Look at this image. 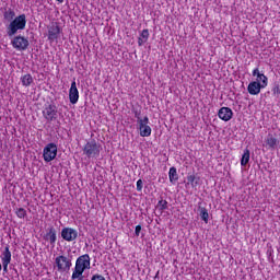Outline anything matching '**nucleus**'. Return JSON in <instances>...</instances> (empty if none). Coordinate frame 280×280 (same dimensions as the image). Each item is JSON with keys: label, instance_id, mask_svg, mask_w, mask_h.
Returning a JSON list of instances; mask_svg holds the SVG:
<instances>
[{"label": "nucleus", "instance_id": "nucleus-19", "mask_svg": "<svg viewBox=\"0 0 280 280\" xmlns=\"http://www.w3.org/2000/svg\"><path fill=\"white\" fill-rule=\"evenodd\" d=\"M198 210H199V215L201 220H203L206 224H209V211L207 210V208L199 207Z\"/></svg>", "mask_w": 280, "mask_h": 280}, {"label": "nucleus", "instance_id": "nucleus-1", "mask_svg": "<svg viewBox=\"0 0 280 280\" xmlns=\"http://www.w3.org/2000/svg\"><path fill=\"white\" fill-rule=\"evenodd\" d=\"M25 25H27V19L25 14H21L14 18V20L7 26V36H9V38L16 36L19 31L25 30Z\"/></svg>", "mask_w": 280, "mask_h": 280}, {"label": "nucleus", "instance_id": "nucleus-12", "mask_svg": "<svg viewBox=\"0 0 280 280\" xmlns=\"http://www.w3.org/2000/svg\"><path fill=\"white\" fill-rule=\"evenodd\" d=\"M262 85L259 81H253L247 86V92L249 95H259L261 93Z\"/></svg>", "mask_w": 280, "mask_h": 280}, {"label": "nucleus", "instance_id": "nucleus-24", "mask_svg": "<svg viewBox=\"0 0 280 280\" xmlns=\"http://www.w3.org/2000/svg\"><path fill=\"white\" fill-rule=\"evenodd\" d=\"M260 85L266 89L268 86V77H266L264 73L258 74L257 81Z\"/></svg>", "mask_w": 280, "mask_h": 280}, {"label": "nucleus", "instance_id": "nucleus-8", "mask_svg": "<svg viewBox=\"0 0 280 280\" xmlns=\"http://www.w3.org/2000/svg\"><path fill=\"white\" fill-rule=\"evenodd\" d=\"M60 25H58V23H52L49 27H48V40L50 43H54V40H58V38H60Z\"/></svg>", "mask_w": 280, "mask_h": 280}, {"label": "nucleus", "instance_id": "nucleus-25", "mask_svg": "<svg viewBox=\"0 0 280 280\" xmlns=\"http://www.w3.org/2000/svg\"><path fill=\"white\" fill-rule=\"evenodd\" d=\"M156 209H159L160 211H165L168 209L167 206V200L161 199L158 205H156Z\"/></svg>", "mask_w": 280, "mask_h": 280}, {"label": "nucleus", "instance_id": "nucleus-21", "mask_svg": "<svg viewBox=\"0 0 280 280\" xmlns=\"http://www.w3.org/2000/svg\"><path fill=\"white\" fill-rule=\"evenodd\" d=\"M266 143L271 150H275L277 148V143H279V140L277 138H273L272 135H268Z\"/></svg>", "mask_w": 280, "mask_h": 280}, {"label": "nucleus", "instance_id": "nucleus-23", "mask_svg": "<svg viewBox=\"0 0 280 280\" xmlns=\"http://www.w3.org/2000/svg\"><path fill=\"white\" fill-rule=\"evenodd\" d=\"M84 273V269H80V267H74V271L72 273V280L74 279H84V276H82Z\"/></svg>", "mask_w": 280, "mask_h": 280}, {"label": "nucleus", "instance_id": "nucleus-10", "mask_svg": "<svg viewBox=\"0 0 280 280\" xmlns=\"http://www.w3.org/2000/svg\"><path fill=\"white\" fill-rule=\"evenodd\" d=\"M75 266H77V268H80L83 271L91 268V257L89 256V254H84V255L80 256L77 259Z\"/></svg>", "mask_w": 280, "mask_h": 280}, {"label": "nucleus", "instance_id": "nucleus-13", "mask_svg": "<svg viewBox=\"0 0 280 280\" xmlns=\"http://www.w3.org/2000/svg\"><path fill=\"white\" fill-rule=\"evenodd\" d=\"M218 115L222 121H231L233 119V110L229 107H221Z\"/></svg>", "mask_w": 280, "mask_h": 280}, {"label": "nucleus", "instance_id": "nucleus-32", "mask_svg": "<svg viewBox=\"0 0 280 280\" xmlns=\"http://www.w3.org/2000/svg\"><path fill=\"white\" fill-rule=\"evenodd\" d=\"M145 43H148L147 40H144L142 37L138 38V45L139 47H142Z\"/></svg>", "mask_w": 280, "mask_h": 280}, {"label": "nucleus", "instance_id": "nucleus-3", "mask_svg": "<svg viewBox=\"0 0 280 280\" xmlns=\"http://www.w3.org/2000/svg\"><path fill=\"white\" fill-rule=\"evenodd\" d=\"M56 156H58V145H56L54 142H50L44 148V161L46 163H51Z\"/></svg>", "mask_w": 280, "mask_h": 280}, {"label": "nucleus", "instance_id": "nucleus-37", "mask_svg": "<svg viewBox=\"0 0 280 280\" xmlns=\"http://www.w3.org/2000/svg\"><path fill=\"white\" fill-rule=\"evenodd\" d=\"M78 280H84V278H79Z\"/></svg>", "mask_w": 280, "mask_h": 280}, {"label": "nucleus", "instance_id": "nucleus-29", "mask_svg": "<svg viewBox=\"0 0 280 280\" xmlns=\"http://www.w3.org/2000/svg\"><path fill=\"white\" fill-rule=\"evenodd\" d=\"M135 117H136L138 124H141V121H143V118H141V112L140 110L135 112Z\"/></svg>", "mask_w": 280, "mask_h": 280}, {"label": "nucleus", "instance_id": "nucleus-15", "mask_svg": "<svg viewBox=\"0 0 280 280\" xmlns=\"http://www.w3.org/2000/svg\"><path fill=\"white\" fill-rule=\"evenodd\" d=\"M187 185H190L192 189H196V187H200V177L196 175H188L187 176Z\"/></svg>", "mask_w": 280, "mask_h": 280}, {"label": "nucleus", "instance_id": "nucleus-34", "mask_svg": "<svg viewBox=\"0 0 280 280\" xmlns=\"http://www.w3.org/2000/svg\"><path fill=\"white\" fill-rule=\"evenodd\" d=\"M135 233H136V236L139 237L140 233H141V225L136 226Z\"/></svg>", "mask_w": 280, "mask_h": 280}, {"label": "nucleus", "instance_id": "nucleus-4", "mask_svg": "<svg viewBox=\"0 0 280 280\" xmlns=\"http://www.w3.org/2000/svg\"><path fill=\"white\" fill-rule=\"evenodd\" d=\"M43 117L46 121L51 122L58 119V107L54 104H49L43 109Z\"/></svg>", "mask_w": 280, "mask_h": 280}, {"label": "nucleus", "instance_id": "nucleus-38", "mask_svg": "<svg viewBox=\"0 0 280 280\" xmlns=\"http://www.w3.org/2000/svg\"><path fill=\"white\" fill-rule=\"evenodd\" d=\"M2 266H1V262H0V270H1Z\"/></svg>", "mask_w": 280, "mask_h": 280}, {"label": "nucleus", "instance_id": "nucleus-14", "mask_svg": "<svg viewBox=\"0 0 280 280\" xmlns=\"http://www.w3.org/2000/svg\"><path fill=\"white\" fill-rule=\"evenodd\" d=\"M44 240H46V242H49L50 245L56 246V229L54 226L48 229V232L46 233V235L44 236Z\"/></svg>", "mask_w": 280, "mask_h": 280}, {"label": "nucleus", "instance_id": "nucleus-31", "mask_svg": "<svg viewBox=\"0 0 280 280\" xmlns=\"http://www.w3.org/2000/svg\"><path fill=\"white\" fill-rule=\"evenodd\" d=\"M91 280H106L102 275H94Z\"/></svg>", "mask_w": 280, "mask_h": 280}, {"label": "nucleus", "instance_id": "nucleus-33", "mask_svg": "<svg viewBox=\"0 0 280 280\" xmlns=\"http://www.w3.org/2000/svg\"><path fill=\"white\" fill-rule=\"evenodd\" d=\"M253 75L259 78V75H261V72H259V68H256L253 70Z\"/></svg>", "mask_w": 280, "mask_h": 280}, {"label": "nucleus", "instance_id": "nucleus-36", "mask_svg": "<svg viewBox=\"0 0 280 280\" xmlns=\"http://www.w3.org/2000/svg\"><path fill=\"white\" fill-rule=\"evenodd\" d=\"M58 3H65V0H57Z\"/></svg>", "mask_w": 280, "mask_h": 280}, {"label": "nucleus", "instance_id": "nucleus-16", "mask_svg": "<svg viewBox=\"0 0 280 280\" xmlns=\"http://www.w3.org/2000/svg\"><path fill=\"white\" fill-rule=\"evenodd\" d=\"M11 261H12V253L10 252V245H7L2 253V264H10Z\"/></svg>", "mask_w": 280, "mask_h": 280}, {"label": "nucleus", "instance_id": "nucleus-17", "mask_svg": "<svg viewBox=\"0 0 280 280\" xmlns=\"http://www.w3.org/2000/svg\"><path fill=\"white\" fill-rule=\"evenodd\" d=\"M168 178L172 185H176V183L178 182V172L176 171V167L172 166L170 168Z\"/></svg>", "mask_w": 280, "mask_h": 280}, {"label": "nucleus", "instance_id": "nucleus-20", "mask_svg": "<svg viewBox=\"0 0 280 280\" xmlns=\"http://www.w3.org/2000/svg\"><path fill=\"white\" fill-rule=\"evenodd\" d=\"M248 161H250V150L245 149L241 159V165L245 167V165H248Z\"/></svg>", "mask_w": 280, "mask_h": 280}, {"label": "nucleus", "instance_id": "nucleus-35", "mask_svg": "<svg viewBox=\"0 0 280 280\" xmlns=\"http://www.w3.org/2000/svg\"><path fill=\"white\" fill-rule=\"evenodd\" d=\"M8 266H10V262H2L3 272H8Z\"/></svg>", "mask_w": 280, "mask_h": 280}, {"label": "nucleus", "instance_id": "nucleus-9", "mask_svg": "<svg viewBox=\"0 0 280 280\" xmlns=\"http://www.w3.org/2000/svg\"><path fill=\"white\" fill-rule=\"evenodd\" d=\"M61 237L66 242H74V240H78V231L72 228H63L61 230Z\"/></svg>", "mask_w": 280, "mask_h": 280}, {"label": "nucleus", "instance_id": "nucleus-18", "mask_svg": "<svg viewBox=\"0 0 280 280\" xmlns=\"http://www.w3.org/2000/svg\"><path fill=\"white\" fill-rule=\"evenodd\" d=\"M14 16H16V13L12 9H8L3 12V19H4V21H8L9 23L14 21Z\"/></svg>", "mask_w": 280, "mask_h": 280}, {"label": "nucleus", "instance_id": "nucleus-28", "mask_svg": "<svg viewBox=\"0 0 280 280\" xmlns=\"http://www.w3.org/2000/svg\"><path fill=\"white\" fill-rule=\"evenodd\" d=\"M140 36V38L148 42V38H150V31H148V28L143 30Z\"/></svg>", "mask_w": 280, "mask_h": 280}, {"label": "nucleus", "instance_id": "nucleus-27", "mask_svg": "<svg viewBox=\"0 0 280 280\" xmlns=\"http://www.w3.org/2000/svg\"><path fill=\"white\" fill-rule=\"evenodd\" d=\"M272 93H273L275 97H279V95H280V85H279V83H276L273 85Z\"/></svg>", "mask_w": 280, "mask_h": 280}, {"label": "nucleus", "instance_id": "nucleus-6", "mask_svg": "<svg viewBox=\"0 0 280 280\" xmlns=\"http://www.w3.org/2000/svg\"><path fill=\"white\" fill-rule=\"evenodd\" d=\"M55 264L59 272H69L71 270V260L67 256H58Z\"/></svg>", "mask_w": 280, "mask_h": 280}, {"label": "nucleus", "instance_id": "nucleus-22", "mask_svg": "<svg viewBox=\"0 0 280 280\" xmlns=\"http://www.w3.org/2000/svg\"><path fill=\"white\" fill-rule=\"evenodd\" d=\"M21 82L23 86H30L34 82V78H32V74H25L21 78Z\"/></svg>", "mask_w": 280, "mask_h": 280}, {"label": "nucleus", "instance_id": "nucleus-7", "mask_svg": "<svg viewBox=\"0 0 280 280\" xmlns=\"http://www.w3.org/2000/svg\"><path fill=\"white\" fill-rule=\"evenodd\" d=\"M148 124H150V118H148V116L138 122L140 137H150V135H152V128Z\"/></svg>", "mask_w": 280, "mask_h": 280}, {"label": "nucleus", "instance_id": "nucleus-26", "mask_svg": "<svg viewBox=\"0 0 280 280\" xmlns=\"http://www.w3.org/2000/svg\"><path fill=\"white\" fill-rule=\"evenodd\" d=\"M15 214L18 215V218L23 219L27 217V211L24 208H19L15 211Z\"/></svg>", "mask_w": 280, "mask_h": 280}, {"label": "nucleus", "instance_id": "nucleus-11", "mask_svg": "<svg viewBox=\"0 0 280 280\" xmlns=\"http://www.w3.org/2000/svg\"><path fill=\"white\" fill-rule=\"evenodd\" d=\"M78 100H80V92H78V85L73 81L69 90V101L71 104H78Z\"/></svg>", "mask_w": 280, "mask_h": 280}, {"label": "nucleus", "instance_id": "nucleus-2", "mask_svg": "<svg viewBox=\"0 0 280 280\" xmlns=\"http://www.w3.org/2000/svg\"><path fill=\"white\" fill-rule=\"evenodd\" d=\"M100 148L97 141L91 140L84 145L83 154H85L88 159H97V156H100Z\"/></svg>", "mask_w": 280, "mask_h": 280}, {"label": "nucleus", "instance_id": "nucleus-30", "mask_svg": "<svg viewBox=\"0 0 280 280\" xmlns=\"http://www.w3.org/2000/svg\"><path fill=\"white\" fill-rule=\"evenodd\" d=\"M143 189V180L139 179L137 182V191H141Z\"/></svg>", "mask_w": 280, "mask_h": 280}, {"label": "nucleus", "instance_id": "nucleus-5", "mask_svg": "<svg viewBox=\"0 0 280 280\" xmlns=\"http://www.w3.org/2000/svg\"><path fill=\"white\" fill-rule=\"evenodd\" d=\"M11 45L13 49H16V51H25V49L30 47V40L21 35H18L11 40Z\"/></svg>", "mask_w": 280, "mask_h": 280}]
</instances>
